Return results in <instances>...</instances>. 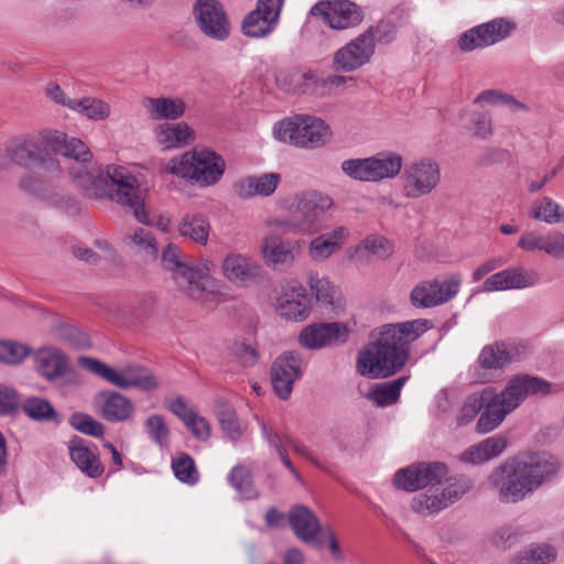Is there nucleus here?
I'll list each match as a JSON object with an SVG mask.
<instances>
[{"mask_svg": "<svg viewBox=\"0 0 564 564\" xmlns=\"http://www.w3.org/2000/svg\"><path fill=\"white\" fill-rule=\"evenodd\" d=\"M551 384L542 379L530 376H516L506 388L496 393L492 388L469 395L457 415V424L470 423L479 413L476 431L487 434L496 430L508 414L513 412L529 395L547 394Z\"/></svg>", "mask_w": 564, "mask_h": 564, "instance_id": "obj_1", "label": "nucleus"}, {"mask_svg": "<svg viewBox=\"0 0 564 564\" xmlns=\"http://www.w3.org/2000/svg\"><path fill=\"white\" fill-rule=\"evenodd\" d=\"M561 464L545 453H525L514 456L496 467L489 482L503 503L524 500L557 475Z\"/></svg>", "mask_w": 564, "mask_h": 564, "instance_id": "obj_2", "label": "nucleus"}, {"mask_svg": "<svg viewBox=\"0 0 564 564\" xmlns=\"http://www.w3.org/2000/svg\"><path fill=\"white\" fill-rule=\"evenodd\" d=\"M430 327L427 319L384 325L369 347L359 354V373L370 378H386L395 373L409 358V344Z\"/></svg>", "mask_w": 564, "mask_h": 564, "instance_id": "obj_3", "label": "nucleus"}, {"mask_svg": "<svg viewBox=\"0 0 564 564\" xmlns=\"http://www.w3.org/2000/svg\"><path fill=\"white\" fill-rule=\"evenodd\" d=\"M162 260L177 288L191 300L208 305L225 299V284L213 276L216 263L212 259L204 258L197 263L184 262L180 249L169 245L163 250Z\"/></svg>", "mask_w": 564, "mask_h": 564, "instance_id": "obj_4", "label": "nucleus"}, {"mask_svg": "<svg viewBox=\"0 0 564 564\" xmlns=\"http://www.w3.org/2000/svg\"><path fill=\"white\" fill-rule=\"evenodd\" d=\"M80 180V191L86 197L113 200L132 210L139 223L151 224L140 183L126 167L108 165L105 173L97 169L91 178Z\"/></svg>", "mask_w": 564, "mask_h": 564, "instance_id": "obj_5", "label": "nucleus"}, {"mask_svg": "<svg viewBox=\"0 0 564 564\" xmlns=\"http://www.w3.org/2000/svg\"><path fill=\"white\" fill-rule=\"evenodd\" d=\"M334 205L330 196L318 193H302L294 197V210L289 216H271L264 226L273 231L310 236L319 228V217Z\"/></svg>", "mask_w": 564, "mask_h": 564, "instance_id": "obj_6", "label": "nucleus"}, {"mask_svg": "<svg viewBox=\"0 0 564 564\" xmlns=\"http://www.w3.org/2000/svg\"><path fill=\"white\" fill-rule=\"evenodd\" d=\"M226 161L208 148H195L170 160L166 172L199 187L214 186L226 172Z\"/></svg>", "mask_w": 564, "mask_h": 564, "instance_id": "obj_7", "label": "nucleus"}, {"mask_svg": "<svg viewBox=\"0 0 564 564\" xmlns=\"http://www.w3.org/2000/svg\"><path fill=\"white\" fill-rule=\"evenodd\" d=\"M37 173L41 177L25 176L20 181L22 191L67 215L79 213L80 207L73 197L56 191V183L63 174V169L56 159L43 161L37 166Z\"/></svg>", "mask_w": 564, "mask_h": 564, "instance_id": "obj_8", "label": "nucleus"}, {"mask_svg": "<svg viewBox=\"0 0 564 564\" xmlns=\"http://www.w3.org/2000/svg\"><path fill=\"white\" fill-rule=\"evenodd\" d=\"M276 140L297 148L316 149L326 144L332 131L321 118L310 115H295L273 126Z\"/></svg>", "mask_w": 564, "mask_h": 564, "instance_id": "obj_9", "label": "nucleus"}, {"mask_svg": "<svg viewBox=\"0 0 564 564\" xmlns=\"http://www.w3.org/2000/svg\"><path fill=\"white\" fill-rule=\"evenodd\" d=\"M78 365L119 389L134 388L149 392L159 387V381L153 372L137 364L113 368L100 360L83 356L78 358Z\"/></svg>", "mask_w": 564, "mask_h": 564, "instance_id": "obj_10", "label": "nucleus"}, {"mask_svg": "<svg viewBox=\"0 0 564 564\" xmlns=\"http://www.w3.org/2000/svg\"><path fill=\"white\" fill-rule=\"evenodd\" d=\"M403 158L393 151H383L368 158L347 159L340 170L349 178L364 183H377L394 178L402 170Z\"/></svg>", "mask_w": 564, "mask_h": 564, "instance_id": "obj_11", "label": "nucleus"}, {"mask_svg": "<svg viewBox=\"0 0 564 564\" xmlns=\"http://www.w3.org/2000/svg\"><path fill=\"white\" fill-rule=\"evenodd\" d=\"M401 192L408 199H417L433 193L441 182V166L433 158H420L409 162L400 177Z\"/></svg>", "mask_w": 564, "mask_h": 564, "instance_id": "obj_12", "label": "nucleus"}, {"mask_svg": "<svg viewBox=\"0 0 564 564\" xmlns=\"http://www.w3.org/2000/svg\"><path fill=\"white\" fill-rule=\"evenodd\" d=\"M48 145L56 153L65 159L72 160L73 165L67 166L68 173L73 178L75 186L80 189V176L91 178L97 169L91 167L93 153L88 147L79 139L67 137L59 131H50L44 135Z\"/></svg>", "mask_w": 564, "mask_h": 564, "instance_id": "obj_13", "label": "nucleus"}, {"mask_svg": "<svg viewBox=\"0 0 564 564\" xmlns=\"http://www.w3.org/2000/svg\"><path fill=\"white\" fill-rule=\"evenodd\" d=\"M305 242L300 239H282L274 234L262 238L260 254L263 263L272 271L289 272L303 253Z\"/></svg>", "mask_w": 564, "mask_h": 564, "instance_id": "obj_14", "label": "nucleus"}, {"mask_svg": "<svg viewBox=\"0 0 564 564\" xmlns=\"http://www.w3.org/2000/svg\"><path fill=\"white\" fill-rule=\"evenodd\" d=\"M273 308L285 321H305L311 313V300L305 286L294 279L285 281L273 301Z\"/></svg>", "mask_w": 564, "mask_h": 564, "instance_id": "obj_15", "label": "nucleus"}, {"mask_svg": "<svg viewBox=\"0 0 564 564\" xmlns=\"http://www.w3.org/2000/svg\"><path fill=\"white\" fill-rule=\"evenodd\" d=\"M447 475V467L443 463H422L399 469L394 474L393 482L398 489L413 492L427 486L442 482Z\"/></svg>", "mask_w": 564, "mask_h": 564, "instance_id": "obj_16", "label": "nucleus"}, {"mask_svg": "<svg viewBox=\"0 0 564 564\" xmlns=\"http://www.w3.org/2000/svg\"><path fill=\"white\" fill-rule=\"evenodd\" d=\"M195 21L202 33L216 41H225L230 34V22L219 0H196Z\"/></svg>", "mask_w": 564, "mask_h": 564, "instance_id": "obj_17", "label": "nucleus"}, {"mask_svg": "<svg viewBox=\"0 0 564 564\" xmlns=\"http://www.w3.org/2000/svg\"><path fill=\"white\" fill-rule=\"evenodd\" d=\"M311 14L322 18L334 30L356 28L364 20L361 9L349 0L319 1L311 9Z\"/></svg>", "mask_w": 564, "mask_h": 564, "instance_id": "obj_18", "label": "nucleus"}, {"mask_svg": "<svg viewBox=\"0 0 564 564\" xmlns=\"http://www.w3.org/2000/svg\"><path fill=\"white\" fill-rule=\"evenodd\" d=\"M462 280L454 275L443 282L438 280L422 281L411 293V304L416 308H429L442 305L452 300L459 291Z\"/></svg>", "mask_w": 564, "mask_h": 564, "instance_id": "obj_19", "label": "nucleus"}, {"mask_svg": "<svg viewBox=\"0 0 564 564\" xmlns=\"http://www.w3.org/2000/svg\"><path fill=\"white\" fill-rule=\"evenodd\" d=\"M305 362L296 351L281 354L271 366V382L274 392L281 400H288L293 384L304 371Z\"/></svg>", "mask_w": 564, "mask_h": 564, "instance_id": "obj_20", "label": "nucleus"}, {"mask_svg": "<svg viewBox=\"0 0 564 564\" xmlns=\"http://www.w3.org/2000/svg\"><path fill=\"white\" fill-rule=\"evenodd\" d=\"M373 55L370 33L362 32L335 52L332 66L336 72H355L368 64Z\"/></svg>", "mask_w": 564, "mask_h": 564, "instance_id": "obj_21", "label": "nucleus"}, {"mask_svg": "<svg viewBox=\"0 0 564 564\" xmlns=\"http://www.w3.org/2000/svg\"><path fill=\"white\" fill-rule=\"evenodd\" d=\"M512 30V24L505 19H494L467 30L458 40L463 52L491 46L506 39Z\"/></svg>", "mask_w": 564, "mask_h": 564, "instance_id": "obj_22", "label": "nucleus"}, {"mask_svg": "<svg viewBox=\"0 0 564 564\" xmlns=\"http://www.w3.org/2000/svg\"><path fill=\"white\" fill-rule=\"evenodd\" d=\"M284 0H258L257 7L242 21L241 32L249 37H263L278 25Z\"/></svg>", "mask_w": 564, "mask_h": 564, "instance_id": "obj_23", "label": "nucleus"}, {"mask_svg": "<svg viewBox=\"0 0 564 564\" xmlns=\"http://www.w3.org/2000/svg\"><path fill=\"white\" fill-rule=\"evenodd\" d=\"M348 334V328L343 323H314L301 330L299 343L306 349H322L346 343Z\"/></svg>", "mask_w": 564, "mask_h": 564, "instance_id": "obj_24", "label": "nucleus"}, {"mask_svg": "<svg viewBox=\"0 0 564 564\" xmlns=\"http://www.w3.org/2000/svg\"><path fill=\"white\" fill-rule=\"evenodd\" d=\"M223 276L235 285L246 286L261 278L262 265L250 256L240 252L227 253L220 264Z\"/></svg>", "mask_w": 564, "mask_h": 564, "instance_id": "obj_25", "label": "nucleus"}, {"mask_svg": "<svg viewBox=\"0 0 564 564\" xmlns=\"http://www.w3.org/2000/svg\"><path fill=\"white\" fill-rule=\"evenodd\" d=\"M539 279V273L533 269L512 267L488 276L481 289L484 292L528 289L538 284Z\"/></svg>", "mask_w": 564, "mask_h": 564, "instance_id": "obj_26", "label": "nucleus"}, {"mask_svg": "<svg viewBox=\"0 0 564 564\" xmlns=\"http://www.w3.org/2000/svg\"><path fill=\"white\" fill-rule=\"evenodd\" d=\"M94 406L104 420L118 423L134 417L135 405L128 397L112 390H104L94 397Z\"/></svg>", "mask_w": 564, "mask_h": 564, "instance_id": "obj_27", "label": "nucleus"}, {"mask_svg": "<svg viewBox=\"0 0 564 564\" xmlns=\"http://www.w3.org/2000/svg\"><path fill=\"white\" fill-rule=\"evenodd\" d=\"M68 452L72 462L89 478H99L105 473L97 446L89 442L74 437L68 442Z\"/></svg>", "mask_w": 564, "mask_h": 564, "instance_id": "obj_28", "label": "nucleus"}, {"mask_svg": "<svg viewBox=\"0 0 564 564\" xmlns=\"http://www.w3.org/2000/svg\"><path fill=\"white\" fill-rule=\"evenodd\" d=\"M349 238V228L346 226H337L330 231L316 236L308 242V257L315 262L326 261L340 251Z\"/></svg>", "mask_w": 564, "mask_h": 564, "instance_id": "obj_29", "label": "nucleus"}, {"mask_svg": "<svg viewBox=\"0 0 564 564\" xmlns=\"http://www.w3.org/2000/svg\"><path fill=\"white\" fill-rule=\"evenodd\" d=\"M518 248L527 252L544 251L552 258L564 259V234L555 230L542 235L536 230H527L521 235Z\"/></svg>", "mask_w": 564, "mask_h": 564, "instance_id": "obj_30", "label": "nucleus"}, {"mask_svg": "<svg viewBox=\"0 0 564 564\" xmlns=\"http://www.w3.org/2000/svg\"><path fill=\"white\" fill-rule=\"evenodd\" d=\"M281 182L279 173L270 172L259 176H246L232 185L234 194L240 199H250L257 196L269 197L278 188Z\"/></svg>", "mask_w": 564, "mask_h": 564, "instance_id": "obj_31", "label": "nucleus"}, {"mask_svg": "<svg viewBox=\"0 0 564 564\" xmlns=\"http://www.w3.org/2000/svg\"><path fill=\"white\" fill-rule=\"evenodd\" d=\"M289 523L297 539L307 544H318L323 528L315 513L305 506H294L288 514Z\"/></svg>", "mask_w": 564, "mask_h": 564, "instance_id": "obj_32", "label": "nucleus"}, {"mask_svg": "<svg viewBox=\"0 0 564 564\" xmlns=\"http://www.w3.org/2000/svg\"><path fill=\"white\" fill-rule=\"evenodd\" d=\"M154 140L162 150L181 149L195 141V132L186 122H163L153 129Z\"/></svg>", "mask_w": 564, "mask_h": 564, "instance_id": "obj_33", "label": "nucleus"}, {"mask_svg": "<svg viewBox=\"0 0 564 564\" xmlns=\"http://www.w3.org/2000/svg\"><path fill=\"white\" fill-rule=\"evenodd\" d=\"M32 356L36 372L48 381L63 376L68 368L67 357L57 348L42 347Z\"/></svg>", "mask_w": 564, "mask_h": 564, "instance_id": "obj_34", "label": "nucleus"}, {"mask_svg": "<svg viewBox=\"0 0 564 564\" xmlns=\"http://www.w3.org/2000/svg\"><path fill=\"white\" fill-rule=\"evenodd\" d=\"M505 436H490L475 445L469 446L459 455V460L466 464L480 465L500 456L507 448Z\"/></svg>", "mask_w": 564, "mask_h": 564, "instance_id": "obj_35", "label": "nucleus"}, {"mask_svg": "<svg viewBox=\"0 0 564 564\" xmlns=\"http://www.w3.org/2000/svg\"><path fill=\"white\" fill-rule=\"evenodd\" d=\"M142 107L149 118L155 121L177 120L186 110L183 99L172 97H145L142 99Z\"/></svg>", "mask_w": 564, "mask_h": 564, "instance_id": "obj_36", "label": "nucleus"}, {"mask_svg": "<svg viewBox=\"0 0 564 564\" xmlns=\"http://www.w3.org/2000/svg\"><path fill=\"white\" fill-rule=\"evenodd\" d=\"M39 143L33 137H23L12 140L7 152L9 158L19 165H28L29 162H34V175L31 177H41L37 173V166L50 158H42L39 152Z\"/></svg>", "mask_w": 564, "mask_h": 564, "instance_id": "obj_37", "label": "nucleus"}, {"mask_svg": "<svg viewBox=\"0 0 564 564\" xmlns=\"http://www.w3.org/2000/svg\"><path fill=\"white\" fill-rule=\"evenodd\" d=\"M307 284L317 303L330 308L332 311L343 308L344 303L341 292L328 278L319 276L317 273H312L308 276Z\"/></svg>", "mask_w": 564, "mask_h": 564, "instance_id": "obj_38", "label": "nucleus"}, {"mask_svg": "<svg viewBox=\"0 0 564 564\" xmlns=\"http://www.w3.org/2000/svg\"><path fill=\"white\" fill-rule=\"evenodd\" d=\"M181 237L199 246H206L210 234V224L202 214H185L178 223Z\"/></svg>", "mask_w": 564, "mask_h": 564, "instance_id": "obj_39", "label": "nucleus"}, {"mask_svg": "<svg viewBox=\"0 0 564 564\" xmlns=\"http://www.w3.org/2000/svg\"><path fill=\"white\" fill-rule=\"evenodd\" d=\"M528 215L533 220L549 225L564 223V207L549 196L534 199Z\"/></svg>", "mask_w": 564, "mask_h": 564, "instance_id": "obj_40", "label": "nucleus"}, {"mask_svg": "<svg viewBox=\"0 0 564 564\" xmlns=\"http://www.w3.org/2000/svg\"><path fill=\"white\" fill-rule=\"evenodd\" d=\"M216 416L225 435L234 443L239 442L245 434L246 425L239 421L235 409L221 402L216 410Z\"/></svg>", "mask_w": 564, "mask_h": 564, "instance_id": "obj_41", "label": "nucleus"}, {"mask_svg": "<svg viewBox=\"0 0 564 564\" xmlns=\"http://www.w3.org/2000/svg\"><path fill=\"white\" fill-rule=\"evenodd\" d=\"M123 243L129 249L147 258L154 259L159 252L156 239L150 230L144 228H138L132 234L126 236Z\"/></svg>", "mask_w": 564, "mask_h": 564, "instance_id": "obj_42", "label": "nucleus"}, {"mask_svg": "<svg viewBox=\"0 0 564 564\" xmlns=\"http://www.w3.org/2000/svg\"><path fill=\"white\" fill-rule=\"evenodd\" d=\"M556 550L547 544H532L520 551L511 564H550L556 558Z\"/></svg>", "mask_w": 564, "mask_h": 564, "instance_id": "obj_43", "label": "nucleus"}, {"mask_svg": "<svg viewBox=\"0 0 564 564\" xmlns=\"http://www.w3.org/2000/svg\"><path fill=\"white\" fill-rule=\"evenodd\" d=\"M228 481L241 498L250 500L258 497L251 471L246 466L236 465L232 467L228 474Z\"/></svg>", "mask_w": 564, "mask_h": 564, "instance_id": "obj_44", "label": "nucleus"}, {"mask_svg": "<svg viewBox=\"0 0 564 564\" xmlns=\"http://www.w3.org/2000/svg\"><path fill=\"white\" fill-rule=\"evenodd\" d=\"M409 377H400L395 380L377 384L369 392L368 398L379 406L390 405L398 401L400 392Z\"/></svg>", "mask_w": 564, "mask_h": 564, "instance_id": "obj_45", "label": "nucleus"}, {"mask_svg": "<svg viewBox=\"0 0 564 564\" xmlns=\"http://www.w3.org/2000/svg\"><path fill=\"white\" fill-rule=\"evenodd\" d=\"M144 431L152 443L167 448L171 443V429L161 414H151L144 421Z\"/></svg>", "mask_w": 564, "mask_h": 564, "instance_id": "obj_46", "label": "nucleus"}, {"mask_svg": "<svg viewBox=\"0 0 564 564\" xmlns=\"http://www.w3.org/2000/svg\"><path fill=\"white\" fill-rule=\"evenodd\" d=\"M23 413L34 421H55L57 413L50 401L40 397H30L22 402Z\"/></svg>", "mask_w": 564, "mask_h": 564, "instance_id": "obj_47", "label": "nucleus"}, {"mask_svg": "<svg viewBox=\"0 0 564 564\" xmlns=\"http://www.w3.org/2000/svg\"><path fill=\"white\" fill-rule=\"evenodd\" d=\"M172 470L175 477L189 486L196 485L199 480V473L193 457L186 453H180L172 459Z\"/></svg>", "mask_w": 564, "mask_h": 564, "instance_id": "obj_48", "label": "nucleus"}, {"mask_svg": "<svg viewBox=\"0 0 564 564\" xmlns=\"http://www.w3.org/2000/svg\"><path fill=\"white\" fill-rule=\"evenodd\" d=\"M276 85L284 91L297 93L303 91V82L316 83L317 77L313 72L300 73L295 69L281 70L276 75Z\"/></svg>", "mask_w": 564, "mask_h": 564, "instance_id": "obj_49", "label": "nucleus"}, {"mask_svg": "<svg viewBox=\"0 0 564 564\" xmlns=\"http://www.w3.org/2000/svg\"><path fill=\"white\" fill-rule=\"evenodd\" d=\"M355 252H366L368 256L384 259L393 252V246L383 236L372 234L360 241Z\"/></svg>", "mask_w": 564, "mask_h": 564, "instance_id": "obj_50", "label": "nucleus"}, {"mask_svg": "<svg viewBox=\"0 0 564 564\" xmlns=\"http://www.w3.org/2000/svg\"><path fill=\"white\" fill-rule=\"evenodd\" d=\"M478 361L482 368L497 369L508 365L511 361V356L505 344H496L485 347Z\"/></svg>", "mask_w": 564, "mask_h": 564, "instance_id": "obj_51", "label": "nucleus"}, {"mask_svg": "<svg viewBox=\"0 0 564 564\" xmlns=\"http://www.w3.org/2000/svg\"><path fill=\"white\" fill-rule=\"evenodd\" d=\"M32 349L30 346L14 341L0 340V362L9 366L22 364L30 355Z\"/></svg>", "mask_w": 564, "mask_h": 564, "instance_id": "obj_52", "label": "nucleus"}, {"mask_svg": "<svg viewBox=\"0 0 564 564\" xmlns=\"http://www.w3.org/2000/svg\"><path fill=\"white\" fill-rule=\"evenodd\" d=\"M73 110L91 120H105L110 116V106L104 100L93 97L76 100Z\"/></svg>", "mask_w": 564, "mask_h": 564, "instance_id": "obj_53", "label": "nucleus"}, {"mask_svg": "<svg viewBox=\"0 0 564 564\" xmlns=\"http://www.w3.org/2000/svg\"><path fill=\"white\" fill-rule=\"evenodd\" d=\"M473 487V481L466 476L453 477L448 480L446 487L440 494L442 501L446 503V508L457 500H459L465 494H467Z\"/></svg>", "mask_w": 564, "mask_h": 564, "instance_id": "obj_54", "label": "nucleus"}, {"mask_svg": "<svg viewBox=\"0 0 564 564\" xmlns=\"http://www.w3.org/2000/svg\"><path fill=\"white\" fill-rule=\"evenodd\" d=\"M445 508L446 503L442 501L440 494L423 492L414 496L411 500V509L423 516L440 512Z\"/></svg>", "mask_w": 564, "mask_h": 564, "instance_id": "obj_55", "label": "nucleus"}, {"mask_svg": "<svg viewBox=\"0 0 564 564\" xmlns=\"http://www.w3.org/2000/svg\"><path fill=\"white\" fill-rule=\"evenodd\" d=\"M256 420L260 426L262 438L268 446L273 449L276 455L283 454V452L286 451L288 440H290L291 436L286 433H279L269 422L260 420L259 417H256Z\"/></svg>", "mask_w": 564, "mask_h": 564, "instance_id": "obj_56", "label": "nucleus"}, {"mask_svg": "<svg viewBox=\"0 0 564 564\" xmlns=\"http://www.w3.org/2000/svg\"><path fill=\"white\" fill-rule=\"evenodd\" d=\"M69 424L75 430L86 435L100 437L105 433L104 424L86 413L77 412L72 414L69 417Z\"/></svg>", "mask_w": 564, "mask_h": 564, "instance_id": "obj_57", "label": "nucleus"}, {"mask_svg": "<svg viewBox=\"0 0 564 564\" xmlns=\"http://www.w3.org/2000/svg\"><path fill=\"white\" fill-rule=\"evenodd\" d=\"M364 33H370V39L376 47V44H389L397 37L395 24L388 21H379L375 25H370Z\"/></svg>", "mask_w": 564, "mask_h": 564, "instance_id": "obj_58", "label": "nucleus"}, {"mask_svg": "<svg viewBox=\"0 0 564 564\" xmlns=\"http://www.w3.org/2000/svg\"><path fill=\"white\" fill-rule=\"evenodd\" d=\"M230 354L242 367H252L258 361L256 348L243 340H235L230 345Z\"/></svg>", "mask_w": 564, "mask_h": 564, "instance_id": "obj_59", "label": "nucleus"}, {"mask_svg": "<svg viewBox=\"0 0 564 564\" xmlns=\"http://www.w3.org/2000/svg\"><path fill=\"white\" fill-rule=\"evenodd\" d=\"M183 424L196 440L206 442L210 438L212 425L206 417L199 415L197 412L188 417Z\"/></svg>", "mask_w": 564, "mask_h": 564, "instance_id": "obj_60", "label": "nucleus"}, {"mask_svg": "<svg viewBox=\"0 0 564 564\" xmlns=\"http://www.w3.org/2000/svg\"><path fill=\"white\" fill-rule=\"evenodd\" d=\"M315 84L321 85L322 94H334L341 93L346 87L354 84L352 77H346L343 75H329L326 78L318 79Z\"/></svg>", "mask_w": 564, "mask_h": 564, "instance_id": "obj_61", "label": "nucleus"}, {"mask_svg": "<svg viewBox=\"0 0 564 564\" xmlns=\"http://www.w3.org/2000/svg\"><path fill=\"white\" fill-rule=\"evenodd\" d=\"M470 131L476 138L488 139L494 132L490 117L485 112L474 113Z\"/></svg>", "mask_w": 564, "mask_h": 564, "instance_id": "obj_62", "label": "nucleus"}, {"mask_svg": "<svg viewBox=\"0 0 564 564\" xmlns=\"http://www.w3.org/2000/svg\"><path fill=\"white\" fill-rule=\"evenodd\" d=\"M20 404L19 393L11 387L0 384V414L13 413Z\"/></svg>", "mask_w": 564, "mask_h": 564, "instance_id": "obj_63", "label": "nucleus"}, {"mask_svg": "<svg viewBox=\"0 0 564 564\" xmlns=\"http://www.w3.org/2000/svg\"><path fill=\"white\" fill-rule=\"evenodd\" d=\"M166 408L183 423L196 412L182 397L169 401Z\"/></svg>", "mask_w": 564, "mask_h": 564, "instance_id": "obj_64", "label": "nucleus"}]
</instances>
